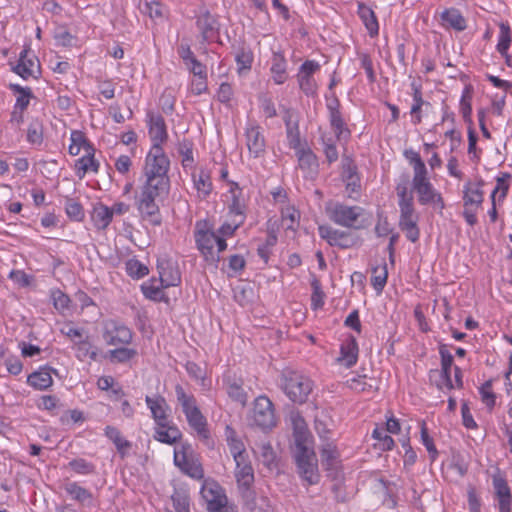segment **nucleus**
I'll return each instance as SVG.
<instances>
[{
  "instance_id": "obj_5",
  "label": "nucleus",
  "mask_w": 512,
  "mask_h": 512,
  "mask_svg": "<svg viewBox=\"0 0 512 512\" xmlns=\"http://www.w3.org/2000/svg\"><path fill=\"white\" fill-rule=\"evenodd\" d=\"M235 478L238 484V489L245 504L252 509L255 505V491L253 490L254 484V470L249 460V456H243L234 459Z\"/></svg>"
},
{
  "instance_id": "obj_7",
  "label": "nucleus",
  "mask_w": 512,
  "mask_h": 512,
  "mask_svg": "<svg viewBox=\"0 0 512 512\" xmlns=\"http://www.w3.org/2000/svg\"><path fill=\"white\" fill-rule=\"evenodd\" d=\"M174 463L182 472L194 479H201L204 471L197 454L190 444H182L174 451Z\"/></svg>"
},
{
  "instance_id": "obj_52",
  "label": "nucleus",
  "mask_w": 512,
  "mask_h": 512,
  "mask_svg": "<svg viewBox=\"0 0 512 512\" xmlns=\"http://www.w3.org/2000/svg\"><path fill=\"white\" fill-rule=\"evenodd\" d=\"M480 395L481 400L488 408H492L495 405L496 396L492 392V381L488 380L486 381L481 387H480Z\"/></svg>"
},
{
  "instance_id": "obj_57",
  "label": "nucleus",
  "mask_w": 512,
  "mask_h": 512,
  "mask_svg": "<svg viewBox=\"0 0 512 512\" xmlns=\"http://www.w3.org/2000/svg\"><path fill=\"white\" fill-rule=\"evenodd\" d=\"M277 243V237L275 234L270 233L267 235L265 243L260 245L257 249L258 255L267 263L271 248Z\"/></svg>"
},
{
  "instance_id": "obj_12",
  "label": "nucleus",
  "mask_w": 512,
  "mask_h": 512,
  "mask_svg": "<svg viewBox=\"0 0 512 512\" xmlns=\"http://www.w3.org/2000/svg\"><path fill=\"white\" fill-rule=\"evenodd\" d=\"M201 494L209 512H228L227 497L217 484L204 485Z\"/></svg>"
},
{
  "instance_id": "obj_53",
  "label": "nucleus",
  "mask_w": 512,
  "mask_h": 512,
  "mask_svg": "<svg viewBox=\"0 0 512 512\" xmlns=\"http://www.w3.org/2000/svg\"><path fill=\"white\" fill-rule=\"evenodd\" d=\"M415 160H416L415 164L413 165V170H414V176H413V181H412L413 185L428 180L427 168L425 166V163L423 162L421 157H417V158H415Z\"/></svg>"
},
{
  "instance_id": "obj_64",
  "label": "nucleus",
  "mask_w": 512,
  "mask_h": 512,
  "mask_svg": "<svg viewBox=\"0 0 512 512\" xmlns=\"http://www.w3.org/2000/svg\"><path fill=\"white\" fill-rule=\"evenodd\" d=\"M52 299L54 307L59 311L67 309L70 303V298L60 290L52 292Z\"/></svg>"
},
{
  "instance_id": "obj_27",
  "label": "nucleus",
  "mask_w": 512,
  "mask_h": 512,
  "mask_svg": "<svg viewBox=\"0 0 512 512\" xmlns=\"http://www.w3.org/2000/svg\"><path fill=\"white\" fill-rule=\"evenodd\" d=\"M443 25L451 27L457 31H463L466 28V20L456 8L445 9L441 13Z\"/></svg>"
},
{
  "instance_id": "obj_36",
  "label": "nucleus",
  "mask_w": 512,
  "mask_h": 512,
  "mask_svg": "<svg viewBox=\"0 0 512 512\" xmlns=\"http://www.w3.org/2000/svg\"><path fill=\"white\" fill-rule=\"evenodd\" d=\"M10 89L14 92L18 93V97L16 99L15 110L19 109L20 114L28 107L30 98L32 97V91L29 87H22L18 84H10ZM17 112L14 111L13 115Z\"/></svg>"
},
{
  "instance_id": "obj_48",
  "label": "nucleus",
  "mask_w": 512,
  "mask_h": 512,
  "mask_svg": "<svg viewBox=\"0 0 512 512\" xmlns=\"http://www.w3.org/2000/svg\"><path fill=\"white\" fill-rule=\"evenodd\" d=\"M176 512H189V497L183 491H175L171 496Z\"/></svg>"
},
{
  "instance_id": "obj_30",
  "label": "nucleus",
  "mask_w": 512,
  "mask_h": 512,
  "mask_svg": "<svg viewBox=\"0 0 512 512\" xmlns=\"http://www.w3.org/2000/svg\"><path fill=\"white\" fill-rule=\"evenodd\" d=\"M27 382L39 390H45L52 385L51 371L47 368H42L39 371L33 372L28 376Z\"/></svg>"
},
{
  "instance_id": "obj_51",
  "label": "nucleus",
  "mask_w": 512,
  "mask_h": 512,
  "mask_svg": "<svg viewBox=\"0 0 512 512\" xmlns=\"http://www.w3.org/2000/svg\"><path fill=\"white\" fill-rule=\"evenodd\" d=\"M140 9L144 14L149 15L151 18L163 17V6L159 2L145 1L144 4L140 6Z\"/></svg>"
},
{
  "instance_id": "obj_61",
  "label": "nucleus",
  "mask_w": 512,
  "mask_h": 512,
  "mask_svg": "<svg viewBox=\"0 0 512 512\" xmlns=\"http://www.w3.org/2000/svg\"><path fill=\"white\" fill-rule=\"evenodd\" d=\"M344 180L346 181V189L351 192H358L360 188L359 184V178L356 174V167H350L348 168V175L343 176Z\"/></svg>"
},
{
  "instance_id": "obj_9",
  "label": "nucleus",
  "mask_w": 512,
  "mask_h": 512,
  "mask_svg": "<svg viewBox=\"0 0 512 512\" xmlns=\"http://www.w3.org/2000/svg\"><path fill=\"white\" fill-rule=\"evenodd\" d=\"M326 211L330 220L338 225L348 228H361L360 225H356V222L363 211L361 207L335 203L328 206Z\"/></svg>"
},
{
  "instance_id": "obj_26",
  "label": "nucleus",
  "mask_w": 512,
  "mask_h": 512,
  "mask_svg": "<svg viewBox=\"0 0 512 512\" xmlns=\"http://www.w3.org/2000/svg\"><path fill=\"white\" fill-rule=\"evenodd\" d=\"M358 15L371 37L378 35L379 25L374 11L363 3L358 5Z\"/></svg>"
},
{
  "instance_id": "obj_8",
  "label": "nucleus",
  "mask_w": 512,
  "mask_h": 512,
  "mask_svg": "<svg viewBox=\"0 0 512 512\" xmlns=\"http://www.w3.org/2000/svg\"><path fill=\"white\" fill-rule=\"evenodd\" d=\"M169 159L160 145H153L146 156L144 173L149 178H168Z\"/></svg>"
},
{
  "instance_id": "obj_14",
  "label": "nucleus",
  "mask_w": 512,
  "mask_h": 512,
  "mask_svg": "<svg viewBox=\"0 0 512 512\" xmlns=\"http://www.w3.org/2000/svg\"><path fill=\"white\" fill-rule=\"evenodd\" d=\"M12 70L23 79L37 78L36 74L40 72V63L30 49L25 48L19 55L18 64Z\"/></svg>"
},
{
  "instance_id": "obj_31",
  "label": "nucleus",
  "mask_w": 512,
  "mask_h": 512,
  "mask_svg": "<svg viewBox=\"0 0 512 512\" xmlns=\"http://www.w3.org/2000/svg\"><path fill=\"white\" fill-rule=\"evenodd\" d=\"M65 491L76 501L84 505H92L93 496L86 488L78 485L76 482L67 483Z\"/></svg>"
},
{
  "instance_id": "obj_22",
  "label": "nucleus",
  "mask_w": 512,
  "mask_h": 512,
  "mask_svg": "<svg viewBox=\"0 0 512 512\" xmlns=\"http://www.w3.org/2000/svg\"><path fill=\"white\" fill-rule=\"evenodd\" d=\"M145 402L150 408L152 417L159 427L167 426L166 401L162 396L152 398L146 396Z\"/></svg>"
},
{
  "instance_id": "obj_4",
  "label": "nucleus",
  "mask_w": 512,
  "mask_h": 512,
  "mask_svg": "<svg viewBox=\"0 0 512 512\" xmlns=\"http://www.w3.org/2000/svg\"><path fill=\"white\" fill-rule=\"evenodd\" d=\"M281 387L288 398L294 403L306 402L312 391L311 381L300 373L285 369L281 375Z\"/></svg>"
},
{
  "instance_id": "obj_17",
  "label": "nucleus",
  "mask_w": 512,
  "mask_h": 512,
  "mask_svg": "<svg viewBox=\"0 0 512 512\" xmlns=\"http://www.w3.org/2000/svg\"><path fill=\"white\" fill-rule=\"evenodd\" d=\"M157 269L162 288L178 286L181 283V274L175 262L158 260Z\"/></svg>"
},
{
  "instance_id": "obj_28",
  "label": "nucleus",
  "mask_w": 512,
  "mask_h": 512,
  "mask_svg": "<svg viewBox=\"0 0 512 512\" xmlns=\"http://www.w3.org/2000/svg\"><path fill=\"white\" fill-rule=\"evenodd\" d=\"M299 168L312 176L317 172L318 162L316 155L311 150L301 149L297 152Z\"/></svg>"
},
{
  "instance_id": "obj_6",
  "label": "nucleus",
  "mask_w": 512,
  "mask_h": 512,
  "mask_svg": "<svg viewBox=\"0 0 512 512\" xmlns=\"http://www.w3.org/2000/svg\"><path fill=\"white\" fill-rule=\"evenodd\" d=\"M294 458L301 477L309 484L317 483L318 469L313 444L296 446L294 449Z\"/></svg>"
},
{
  "instance_id": "obj_41",
  "label": "nucleus",
  "mask_w": 512,
  "mask_h": 512,
  "mask_svg": "<svg viewBox=\"0 0 512 512\" xmlns=\"http://www.w3.org/2000/svg\"><path fill=\"white\" fill-rule=\"evenodd\" d=\"M493 486L495 489L496 496L500 501H512V495L511 490L507 484V481L500 477V476H494L493 477Z\"/></svg>"
},
{
  "instance_id": "obj_54",
  "label": "nucleus",
  "mask_w": 512,
  "mask_h": 512,
  "mask_svg": "<svg viewBox=\"0 0 512 512\" xmlns=\"http://www.w3.org/2000/svg\"><path fill=\"white\" fill-rule=\"evenodd\" d=\"M92 152H94V148L90 150V153H86V155L76 161V174L80 179L90 171V165L92 164Z\"/></svg>"
},
{
  "instance_id": "obj_50",
  "label": "nucleus",
  "mask_w": 512,
  "mask_h": 512,
  "mask_svg": "<svg viewBox=\"0 0 512 512\" xmlns=\"http://www.w3.org/2000/svg\"><path fill=\"white\" fill-rule=\"evenodd\" d=\"M259 452L262 458V462L265 466L271 468L275 465V453L269 442H265L259 445Z\"/></svg>"
},
{
  "instance_id": "obj_40",
  "label": "nucleus",
  "mask_w": 512,
  "mask_h": 512,
  "mask_svg": "<svg viewBox=\"0 0 512 512\" xmlns=\"http://www.w3.org/2000/svg\"><path fill=\"white\" fill-rule=\"evenodd\" d=\"M387 276L388 271L385 263L380 267H374L372 269L371 284L378 293L381 292L386 285Z\"/></svg>"
},
{
  "instance_id": "obj_20",
  "label": "nucleus",
  "mask_w": 512,
  "mask_h": 512,
  "mask_svg": "<svg viewBox=\"0 0 512 512\" xmlns=\"http://www.w3.org/2000/svg\"><path fill=\"white\" fill-rule=\"evenodd\" d=\"M149 135L153 145H160L167 139L166 125L161 115L148 114Z\"/></svg>"
},
{
  "instance_id": "obj_3",
  "label": "nucleus",
  "mask_w": 512,
  "mask_h": 512,
  "mask_svg": "<svg viewBox=\"0 0 512 512\" xmlns=\"http://www.w3.org/2000/svg\"><path fill=\"white\" fill-rule=\"evenodd\" d=\"M176 397L181 404L183 412L189 425L196 431L198 436L206 441H210V434L207 429V421L199 408L196 406V400L192 395H187L182 386L175 387Z\"/></svg>"
},
{
  "instance_id": "obj_32",
  "label": "nucleus",
  "mask_w": 512,
  "mask_h": 512,
  "mask_svg": "<svg viewBox=\"0 0 512 512\" xmlns=\"http://www.w3.org/2000/svg\"><path fill=\"white\" fill-rule=\"evenodd\" d=\"M92 145L85 137L84 133L78 130L72 131L71 133V144L69 145V153L76 156L80 153L81 149H84L86 153H90Z\"/></svg>"
},
{
  "instance_id": "obj_42",
  "label": "nucleus",
  "mask_w": 512,
  "mask_h": 512,
  "mask_svg": "<svg viewBox=\"0 0 512 512\" xmlns=\"http://www.w3.org/2000/svg\"><path fill=\"white\" fill-rule=\"evenodd\" d=\"M239 190V188L236 186L235 188H231V194H232V202L229 205V214L230 217L241 219L244 221V204L240 200L239 195L236 193Z\"/></svg>"
},
{
  "instance_id": "obj_18",
  "label": "nucleus",
  "mask_w": 512,
  "mask_h": 512,
  "mask_svg": "<svg viewBox=\"0 0 512 512\" xmlns=\"http://www.w3.org/2000/svg\"><path fill=\"white\" fill-rule=\"evenodd\" d=\"M413 189L418 195V202L421 205L433 204L440 210L444 209V201L441 195L433 188L429 179L413 185Z\"/></svg>"
},
{
  "instance_id": "obj_45",
  "label": "nucleus",
  "mask_w": 512,
  "mask_h": 512,
  "mask_svg": "<svg viewBox=\"0 0 512 512\" xmlns=\"http://www.w3.org/2000/svg\"><path fill=\"white\" fill-rule=\"evenodd\" d=\"M27 141L32 145H41L43 142V126L38 121L29 124L27 130Z\"/></svg>"
},
{
  "instance_id": "obj_44",
  "label": "nucleus",
  "mask_w": 512,
  "mask_h": 512,
  "mask_svg": "<svg viewBox=\"0 0 512 512\" xmlns=\"http://www.w3.org/2000/svg\"><path fill=\"white\" fill-rule=\"evenodd\" d=\"M500 34L497 44V50L501 55H506L511 44V30L507 24L501 23L499 25Z\"/></svg>"
},
{
  "instance_id": "obj_34",
  "label": "nucleus",
  "mask_w": 512,
  "mask_h": 512,
  "mask_svg": "<svg viewBox=\"0 0 512 512\" xmlns=\"http://www.w3.org/2000/svg\"><path fill=\"white\" fill-rule=\"evenodd\" d=\"M75 350L76 357L80 361H84L87 358L95 361L98 357V349L89 342L88 336L76 342Z\"/></svg>"
},
{
  "instance_id": "obj_59",
  "label": "nucleus",
  "mask_w": 512,
  "mask_h": 512,
  "mask_svg": "<svg viewBox=\"0 0 512 512\" xmlns=\"http://www.w3.org/2000/svg\"><path fill=\"white\" fill-rule=\"evenodd\" d=\"M313 293L311 296V304L313 309H318L323 306L324 304V293L321 290L320 282L317 279H314L311 282Z\"/></svg>"
},
{
  "instance_id": "obj_63",
  "label": "nucleus",
  "mask_w": 512,
  "mask_h": 512,
  "mask_svg": "<svg viewBox=\"0 0 512 512\" xmlns=\"http://www.w3.org/2000/svg\"><path fill=\"white\" fill-rule=\"evenodd\" d=\"M227 393L233 400L244 404L246 402V393L242 389L241 385L236 382L229 383L227 385Z\"/></svg>"
},
{
  "instance_id": "obj_13",
  "label": "nucleus",
  "mask_w": 512,
  "mask_h": 512,
  "mask_svg": "<svg viewBox=\"0 0 512 512\" xmlns=\"http://www.w3.org/2000/svg\"><path fill=\"white\" fill-rule=\"evenodd\" d=\"M246 146L255 158L260 157L266 148L262 128L256 122H248L245 128Z\"/></svg>"
},
{
  "instance_id": "obj_11",
  "label": "nucleus",
  "mask_w": 512,
  "mask_h": 512,
  "mask_svg": "<svg viewBox=\"0 0 512 512\" xmlns=\"http://www.w3.org/2000/svg\"><path fill=\"white\" fill-rule=\"evenodd\" d=\"M103 338L107 345L129 344L132 341V332L115 320H107L104 323Z\"/></svg>"
},
{
  "instance_id": "obj_39",
  "label": "nucleus",
  "mask_w": 512,
  "mask_h": 512,
  "mask_svg": "<svg viewBox=\"0 0 512 512\" xmlns=\"http://www.w3.org/2000/svg\"><path fill=\"white\" fill-rule=\"evenodd\" d=\"M194 185L197 191L203 196H207L212 190L210 175L207 171L201 170L193 175Z\"/></svg>"
},
{
  "instance_id": "obj_58",
  "label": "nucleus",
  "mask_w": 512,
  "mask_h": 512,
  "mask_svg": "<svg viewBox=\"0 0 512 512\" xmlns=\"http://www.w3.org/2000/svg\"><path fill=\"white\" fill-rule=\"evenodd\" d=\"M510 177L511 175L509 173H503L500 177H497V186L495 187L491 194L492 203H494L495 195L498 191H501V199H504L506 197L509 189L508 180L510 179Z\"/></svg>"
},
{
  "instance_id": "obj_23",
  "label": "nucleus",
  "mask_w": 512,
  "mask_h": 512,
  "mask_svg": "<svg viewBox=\"0 0 512 512\" xmlns=\"http://www.w3.org/2000/svg\"><path fill=\"white\" fill-rule=\"evenodd\" d=\"M197 27L201 32L203 41L213 39L218 31V22L216 18L208 11L201 14L197 19Z\"/></svg>"
},
{
  "instance_id": "obj_21",
  "label": "nucleus",
  "mask_w": 512,
  "mask_h": 512,
  "mask_svg": "<svg viewBox=\"0 0 512 512\" xmlns=\"http://www.w3.org/2000/svg\"><path fill=\"white\" fill-rule=\"evenodd\" d=\"M358 359V344L354 336H349L340 347V357L337 359L347 368L356 364Z\"/></svg>"
},
{
  "instance_id": "obj_37",
  "label": "nucleus",
  "mask_w": 512,
  "mask_h": 512,
  "mask_svg": "<svg viewBox=\"0 0 512 512\" xmlns=\"http://www.w3.org/2000/svg\"><path fill=\"white\" fill-rule=\"evenodd\" d=\"M181 438L180 430L175 426L159 427L156 430L155 439L162 443L173 444Z\"/></svg>"
},
{
  "instance_id": "obj_55",
  "label": "nucleus",
  "mask_w": 512,
  "mask_h": 512,
  "mask_svg": "<svg viewBox=\"0 0 512 512\" xmlns=\"http://www.w3.org/2000/svg\"><path fill=\"white\" fill-rule=\"evenodd\" d=\"M332 246L341 248L352 247L356 243V239L348 232L337 230V235L334 236Z\"/></svg>"
},
{
  "instance_id": "obj_24",
  "label": "nucleus",
  "mask_w": 512,
  "mask_h": 512,
  "mask_svg": "<svg viewBox=\"0 0 512 512\" xmlns=\"http://www.w3.org/2000/svg\"><path fill=\"white\" fill-rule=\"evenodd\" d=\"M464 206L480 207L483 202V191L481 190V183L473 184L468 182L463 190Z\"/></svg>"
},
{
  "instance_id": "obj_16",
  "label": "nucleus",
  "mask_w": 512,
  "mask_h": 512,
  "mask_svg": "<svg viewBox=\"0 0 512 512\" xmlns=\"http://www.w3.org/2000/svg\"><path fill=\"white\" fill-rule=\"evenodd\" d=\"M289 421L293 428L294 443L296 446L313 444L312 435L310 434L307 424L298 410H291L289 413Z\"/></svg>"
},
{
  "instance_id": "obj_15",
  "label": "nucleus",
  "mask_w": 512,
  "mask_h": 512,
  "mask_svg": "<svg viewBox=\"0 0 512 512\" xmlns=\"http://www.w3.org/2000/svg\"><path fill=\"white\" fill-rule=\"evenodd\" d=\"M136 206L144 221L149 222L153 226H159L162 222L159 206L156 199L147 198L141 195L135 196Z\"/></svg>"
},
{
  "instance_id": "obj_49",
  "label": "nucleus",
  "mask_w": 512,
  "mask_h": 512,
  "mask_svg": "<svg viewBox=\"0 0 512 512\" xmlns=\"http://www.w3.org/2000/svg\"><path fill=\"white\" fill-rule=\"evenodd\" d=\"M338 458V451L336 449V446L328 442L323 445L321 449V459L323 463H326L328 466L334 465Z\"/></svg>"
},
{
  "instance_id": "obj_1",
  "label": "nucleus",
  "mask_w": 512,
  "mask_h": 512,
  "mask_svg": "<svg viewBox=\"0 0 512 512\" xmlns=\"http://www.w3.org/2000/svg\"><path fill=\"white\" fill-rule=\"evenodd\" d=\"M408 185L409 177L408 175H403L396 186L400 210L399 228L405 233L407 239L414 243L419 239L420 235L418 228L419 216L414 207L413 193L409 191Z\"/></svg>"
},
{
  "instance_id": "obj_2",
  "label": "nucleus",
  "mask_w": 512,
  "mask_h": 512,
  "mask_svg": "<svg viewBox=\"0 0 512 512\" xmlns=\"http://www.w3.org/2000/svg\"><path fill=\"white\" fill-rule=\"evenodd\" d=\"M197 248L205 260L215 266L220 261V253L227 248L226 240L215 233L207 222H197L195 231Z\"/></svg>"
},
{
  "instance_id": "obj_46",
  "label": "nucleus",
  "mask_w": 512,
  "mask_h": 512,
  "mask_svg": "<svg viewBox=\"0 0 512 512\" xmlns=\"http://www.w3.org/2000/svg\"><path fill=\"white\" fill-rule=\"evenodd\" d=\"M126 270L128 275L135 279H140L149 273L148 267L136 259H130L126 263Z\"/></svg>"
},
{
  "instance_id": "obj_29",
  "label": "nucleus",
  "mask_w": 512,
  "mask_h": 512,
  "mask_svg": "<svg viewBox=\"0 0 512 512\" xmlns=\"http://www.w3.org/2000/svg\"><path fill=\"white\" fill-rule=\"evenodd\" d=\"M271 73L276 84H283L287 78L286 60L284 56L278 52L273 53L271 60Z\"/></svg>"
},
{
  "instance_id": "obj_10",
  "label": "nucleus",
  "mask_w": 512,
  "mask_h": 512,
  "mask_svg": "<svg viewBox=\"0 0 512 512\" xmlns=\"http://www.w3.org/2000/svg\"><path fill=\"white\" fill-rule=\"evenodd\" d=\"M253 422L262 430L271 429L276 425L274 406L268 397L259 396L255 399Z\"/></svg>"
},
{
  "instance_id": "obj_62",
  "label": "nucleus",
  "mask_w": 512,
  "mask_h": 512,
  "mask_svg": "<svg viewBox=\"0 0 512 512\" xmlns=\"http://www.w3.org/2000/svg\"><path fill=\"white\" fill-rule=\"evenodd\" d=\"M298 81L301 90L306 95H311L315 93L316 83L312 76H307V74H298Z\"/></svg>"
},
{
  "instance_id": "obj_25",
  "label": "nucleus",
  "mask_w": 512,
  "mask_h": 512,
  "mask_svg": "<svg viewBox=\"0 0 512 512\" xmlns=\"http://www.w3.org/2000/svg\"><path fill=\"white\" fill-rule=\"evenodd\" d=\"M113 218V211L102 203L97 204L92 211L91 219L95 227L99 230H104L111 223Z\"/></svg>"
},
{
  "instance_id": "obj_35",
  "label": "nucleus",
  "mask_w": 512,
  "mask_h": 512,
  "mask_svg": "<svg viewBox=\"0 0 512 512\" xmlns=\"http://www.w3.org/2000/svg\"><path fill=\"white\" fill-rule=\"evenodd\" d=\"M226 439L233 459L248 455L243 442L236 437V432L230 427L226 429Z\"/></svg>"
},
{
  "instance_id": "obj_33",
  "label": "nucleus",
  "mask_w": 512,
  "mask_h": 512,
  "mask_svg": "<svg viewBox=\"0 0 512 512\" xmlns=\"http://www.w3.org/2000/svg\"><path fill=\"white\" fill-rule=\"evenodd\" d=\"M328 108L330 111V123L335 131L337 138L342 139L349 137L350 131L345 128L344 121L337 107H334L332 104H329Z\"/></svg>"
},
{
  "instance_id": "obj_38",
  "label": "nucleus",
  "mask_w": 512,
  "mask_h": 512,
  "mask_svg": "<svg viewBox=\"0 0 512 512\" xmlns=\"http://www.w3.org/2000/svg\"><path fill=\"white\" fill-rule=\"evenodd\" d=\"M105 435L115 444L122 456H124L126 451L131 447V443L121 436L120 431L116 427L107 426L105 428Z\"/></svg>"
},
{
  "instance_id": "obj_47",
  "label": "nucleus",
  "mask_w": 512,
  "mask_h": 512,
  "mask_svg": "<svg viewBox=\"0 0 512 512\" xmlns=\"http://www.w3.org/2000/svg\"><path fill=\"white\" fill-rule=\"evenodd\" d=\"M144 296L153 301H167L162 286H154L153 284L144 283L141 286Z\"/></svg>"
},
{
  "instance_id": "obj_60",
  "label": "nucleus",
  "mask_w": 512,
  "mask_h": 512,
  "mask_svg": "<svg viewBox=\"0 0 512 512\" xmlns=\"http://www.w3.org/2000/svg\"><path fill=\"white\" fill-rule=\"evenodd\" d=\"M373 438L381 442L382 450L389 451L394 446V440L391 436L385 433V430L375 428L372 433Z\"/></svg>"
},
{
  "instance_id": "obj_56",
  "label": "nucleus",
  "mask_w": 512,
  "mask_h": 512,
  "mask_svg": "<svg viewBox=\"0 0 512 512\" xmlns=\"http://www.w3.org/2000/svg\"><path fill=\"white\" fill-rule=\"evenodd\" d=\"M421 440L427 451L430 454L432 460H435L437 456V450L433 443V439L428 434V429L426 427V423L424 421L421 422Z\"/></svg>"
},
{
  "instance_id": "obj_19",
  "label": "nucleus",
  "mask_w": 512,
  "mask_h": 512,
  "mask_svg": "<svg viewBox=\"0 0 512 512\" xmlns=\"http://www.w3.org/2000/svg\"><path fill=\"white\" fill-rule=\"evenodd\" d=\"M169 191V178H149L146 177V181L141 187L138 195L156 199L162 195L168 194Z\"/></svg>"
},
{
  "instance_id": "obj_43",
  "label": "nucleus",
  "mask_w": 512,
  "mask_h": 512,
  "mask_svg": "<svg viewBox=\"0 0 512 512\" xmlns=\"http://www.w3.org/2000/svg\"><path fill=\"white\" fill-rule=\"evenodd\" d=\"M412 88L414 91V93H413L414 104L411 107V114L414 115V123L418 124L421 122V114H420L421 107L423 105H429V103L425 102L422 99L421 91H420L419 87H417L415 85V83H412Z\"/></svg>"
}]
</instances>
